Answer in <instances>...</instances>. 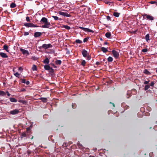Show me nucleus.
Instances as JSON below:
<instances>
[{
    "label": "nucleus",
    "instance_id": "obj_41",
    "mask_svg": "<svg viewBox=\"0 0 157 157\" xmlns=\"http://www.w3.org/2000/svg\"><path fill=\"white\" fill-rule=\"evenodd\" d=\"M52 17H53L56 21L59 20L58 17L56 16H52Z\"/></svg>",
    "mask_w": 157,
    "mask_h": 157
},
{
    "label": "nucleus",
    "instance_id": "obj_31",
    "mask_svg": "<svg viewBox=\"0 0 157 157\" xmlns=\"http://www.w3.org/2000/svg\"><path fill=\"white\" fill-rule=\"evenodd\" d=\"M63 27L67 30H70L71 28L70 27L67 25H63Z\"/></svg>",
    "mask_w": 157,
    "mask_h": 157
},
{
    "label": "nucleus",
    "instance_id": "obj_34",
    "mask_svg": "<svg viewBox=\"0 0 157 157\" xmlns=\"http://www.w3.org/2000/svg\"><path fill=\"white\" fill-rule=\"evenodd\" d=\"M82 42V41L81 40H75V43H78V44H81Z\"/></svg>",
    "mask_w": 157,
    "mask_h": 157
},
{
    "label": "nucleus",
    "instance_id": "obj_15",
    "mask_svg": "<svg viewBox=\"0 0 157 157\" xmlns=\"http://www.w3.org/2000/svg\"><path fill=\"white\" fill-rule=\"evenodd\" d=\"M43 63L45 64L48 65V63H49V59L48 58H46L44 60Z\"/></svg>",
    "mask_w": 157,
    "mask_h": 157
},
{
    "label": "nucleus",
    "instance_id": "obj_58",
    "mask_svg": "<svg viewBox=\"0 0 157 157\" xmlns=\"http://www.w3.org/2000/svg\"><path fill=\"white\" fill-rule=\"evenodd\" d=\"M52 66L54 67V68H56L57 67L55 66V65L54 64H52Z\"/></svg>",
    "mask_w": 157,
    "mask_h": 157
},
{
    "label": "nucleus",
    "instance_id": "obj_8",
    "mask_svg": "<svg viewBox=\"0 0 157 157\" xmlns=\"http://www.w3.org/2000/svg\"><path fill=\"white\" fill-rule=\"evenodd\" d=\"M58 13H59L60 15H61L63 16L67 17H71V15L67 12H63L62 11H59L58 12Z\"/></svg>",
    "mask_w": 157,
    "mask_h": 157
},
{
    "label": "nucleus",
    "instance_id": "obj_25",
    "mask_svg": "<svg viewBox=\"0 0 157 157\" xmlns=\"http://www.w3.org/2000/svg\"><path fill=\"white\" fill-rule=\"evenodd\" d=\"M16 6V5L13 2H12L11 3L10 7L11 8H13Z\"/></svg>",
    "mask_w": 157,
    "mask_h": 157
},
{
    "label": "nucleus",
    "instance_id": "obj_18",
    "mask_svg": "<svg viewBox=\"0 0 157 157\" xmlns=\"http://www.w3.org/2000/svg\"><path fill=\"white\" fill-rule=\"evenodd\" d=\"M101 51H102L104 53H105L108 51V50L107 48L104 47H101Z\"/></svg>",
    "mask_w": 157,
    "mask_h": 157
},
{
    "label": "nucleus",
    "instance_id": "obj_56",
    "mask_svg": "<svg viewBox=\"0 0 157 157\" xmlns=\"http://www.w3.org/2000/svg\"><path fill=\"white\" fill-rule=\"evenodd\" d=\"M110 103L112 104L113 105V106L114 107H115V105H114V103H113L111 102H110Z\"/></svg>",
    "mask_w": 157,
    "mask_h": 157
},
{
    "label": "nucleus",
    "instance_id": "obj_19",
    "mask_svg": "<svg viewBox=\"0 0 157 157\" xmlns=\"http://www.w3.org/2000/svg\"><path fill=\"white\" fill-rule=\"evenodd\" d=\"M105 36L107 38H109L111 36V33L110 32H107L106 33Z\"/></svg>",
    "mask_w": 157,
    "mask_h": 157
},
{
    "label": "nucleus",
    "instance_id": "obj_12",
    "mask_svg": "<svg viewBox=\"0 0 157 157\" xmlns=\"http://www.w3.org/2000/svg\"><path fill=\"white\" fill-rule=\"evenodd\" d=\"M20 51L22 52V53L24 55H28L29 54V53L28 52V51L26 50H25L24 49L21 48Z\"/></svg>",
    "mask_w": 157,
    "mask_h": 157
},
{
    "label": "nucleus",
    "instance_id": "obj_24",
    "mask_svg": "<svg viewBox=\"0 0 157 157\" xmlns=\"http://www.w3.org/2000/svg\"><path fill=\"white\" fill-rule=\"evenodd\" d=\"M150 86H149V85L148 84V85H146L145 86H144V90L145 91H146L148 89H149L150 88Z\"/></svg>",
    "mask_w": 157,
    "mask_h": 157
},
{
    "label": "nucleus",
    "instance_id": "obj_17",
    "mask_svg": "<svg viewBox=\"0 0 157 157\" xmlns=\"http://www.w3.org/2000/svg\"><path fill=\"white\" fill-rule=\"evenodd\" d=\"M143 73L147 75H150L151 74V73L146 69H145L144 71H143Z\"/></svg>",
    "mask_w": 157,
    "mask_h": 157
},
{
    "label": "nucleus",
    "instance_id": "obj_62",
    "mask_svg": "<svg viewBox=\"0 0 157 157\" xmlns=\"http://www.w3.org/2000/svg\"><path fill=\"white\" fill-rule=\"evenodd\" d=\"M89 157H95L94 156H92V155H90V156H89Z\"/></svg>",
    "mask_w": 157,
    "mask_h": 157
},
{
    "label": "nucleus",
    "instance_id": "obj_50",
    "mask_svg": "<svg viewBox=\"0 0 157 157\" xmlns=\"http://www.w3.org/2000/svg\"><path fill=\"white\" fill-rule=\"evenodd\" d=\"M30 128L29 127H28L26 128V131L28 132H28L30 130Z\"/></svg>",
    "mask_w": 157,
    "mask_h": 157
},
{
    "label": "nucleus",
    "instance_id": "obj_2",
    "mask_svg": "<svg viewBox=\"0 0 157 157\" xmlns=\"http://www.w3.org/2000/svg\"><path fill=\"white\" fill-rule=\"evenodd\" d=\"M142 16H143V18L147 19L148 21H152L154 19V17L150 15L147 14L146 13L142 14Z\"/></svg>",
    "mask_w": 157,
    "mask_h": 157
},
{
    "label": "nucleus",
    "instance_id": "obj_60",
    "mask_svg": "<svg viewBox=\"0 0 157 157\" xmlns=\"http://www.w3.org/2000/svg\"><path fill=\"white\" fill-rule=\"evenodd\" d=\"M88 12H90V7H88Z\"/></svg>",
    "mask_w": 157,
    "mask_h": 157
},
{
    "label": "nucleus",
    "instance_id": "obj_51",
    "mask_svg": "<svg viewBox=\"0 0 157 157\" xmlns=\"http://www.w3.org/2000/svg\"><path fill=\"white\" fill-rule=\"evenodd\" d=\"M72 144V142L71 141H69V142H68V145L66 146H68V144H69V145H70L71 144Z\"/></svg>",
    "mask_w": 157,
    "mask_h": 157
},
{
    "label": "nucleus",
    "instance_id": "obj_48",
    "mask_svg": "<svg viewBox=\"0 0 157 157\" xmlns=\"http://www.w3.org/2000/svg\"><path fill=\"white\" fill-rule=\"evenodd\" d=\"M107 20H108V21L111 20V19L110 18V17L109 16H107Z\"/></svg>",
    "mask_w": 157,
    "mask_h": 157
},
{
    "label": "nucleus",
    "instance_id": "obj_9",
    "mask_svg": "<svg viewBox=\"0 0 157 157\" xmlns=\"http://www.w3.org/2000/svg\"><path fill=\"white\" fill-rule=\"evenodd\" d=\"M19 113V110L15 109L10 112V113L12 115L17 114Z\"/></svg>",
    "mask_w": 157,
    "mask_h": 157
},
{
    "label": "nucleus",
    "instance_id": "obj_10",
    "mask_svg": "<svg viewBox=\"0 0 157 157\" xmlns=\"http://www.w3.org/2000/svg\"><path fill=\"white\" fill-rule=\"evenodd\" d=\"M83 56L84 57H86L87 56L88 52L85 49H83L81 52Z\"/></svg>",
    "mask_w": 157,
    "mask_h": 157
},
{
    "label": "nucleus",
    "instance_id": "obj_61",
    "mask_svg": "<svg viewBox=\"0 0 157 157\" xmlns=\"http://www.w3.org/2000/svg\"><path fill=\"white\" fill-rule=\"evenodd\" d=\"M107 44H108V43L107 42H105V43H104V45Z\"/></svg>",
    "mask_w": 157,
    "mask_h": 157
},
{
    "label": "nucleus",
    "instance_id": "obj_42",
    "mask_svg": "<svg viewBox=\"0 0 157 157\" xmlns=\"http://www.w3.org/2000/svg\"><path fill=\"white\" fill-rule=\"evenodd\" d=\"M148 51L147 48H144L142 50V51L143 52H147Z\"/></svg>",
    "mask_w": 157,
    "mask_h": 157
},
{
    "label": "nucleus",
    "instance_id": "obj_1",
    "mask_svg": "<svg viewBox=\"0 0 157 157\" xmlns=\"http://www.w3.org/2000/svg\"><path fill=\"white\" fill-rule=\"evenodd\" d=\"M40 22L42 24L44 23V25H43L42 27L45 28H49L50 26L51 25L50 23L48 22V19L46 17H43L41 19Z\"/></svg>",
    "mask_w": 157,
    "mask_h": 157
},
{
    "label": "nucleus",
    "instance_id": "obj_20",
    "mask_svg": "<svg viewBox=\"0 0 157 157\" xmlns=\"http://www.w3.org/2000/svg\"><path fill=\"white\" fill-rule=\"evenodd\" d=\"M18 102L22 103V104L24 105H26L27 102L25 100H19V101H18Z\"/></svg>",
    "mask_w": 157,
    "mask_h": 157
},
{
    "label": "nucleus",
    "instance_id": "obj_36",
    "mask_svg": "<svg viewBox=\"0 0 157 157\" xmlns=\"http://www.w3.org/2000/svg\"><path fill=\"white\" fill-rule=\"evenodd\" d=\"M77 107V105L75 103H73L72 104V108L73 109H75Z\"/></svg>",
    "mask_w": 157,
    "mask_h": 157
},
{
    "label": "nucleus",
    "instance_id": "obj_52",
    "mask_svg": "<svg viewBox=\"0 0 157 157\" xmlns=\"http://www.w3.org/2000/svg\"><path fill=\"white\" fill-rule=\"evenodd\" d=\"M25 83L27 85H28L29 84V81H27Z\"/></svg>",
    "mask_w": 157,
    "mask_h": 157
},
{
    "label": "nucleus",
    "instance_id": "obj_53",
    "mask_svg": "<svg viewBox=\"0 0 157 157\" xmlns=\"http://www.w3.org/2000/svg\"><path fill=\"white\" fill-rule=\"evenodd\" d=\"M100 64V62H96V65H99Z\"/></svg>",
    "mask_w": 157,
    "mask_h": 157
},
{
    "label": "nucleus",
    "instance_id": "obj_33",
    "mask_svg": "<svg viewBox=\"0 0 157 157\" xmlns=\"http://www.w3.org/2000/svg\"><path fill=\"white\" fill-rule=\"evenodd\" d=\"M20 82L22 83H25V82H26V81L25 79H22L21 78L20 79Z\"/></svg>",
    "mask_w": 157,
    "mask_h": 157
},
{
    "label": "nucleus",
    "instance_id": "obj_57",
    "mask_svg": "<svg viewBox=\"0 0 157 157\" xmlns=\"http://www.w3.org/2000/svg\"><path fill=\"white\" fill-rule=\"evenodd\" d=\"M26 90H25V89H24V88H23V89H22L21 90V91H22V92H24V91H25Z\"/></svg>",
    "mask_w": 157,
    "mask_h": 157
},
{
    "label": "nucleus",
    "instance_id": "obj_59",
    "mask_svg": "<svg viewBox=\"0 0 157 157\" xmlns=\"http://www.w3.org/2000/svg\"><path fill=\"white\" fill-rule=\"evenodd\" d=\"M29 138H30L31 140H32L33 138V136H31V137H29Z\"/></svg>",
    "mask_w": 157,
    "mask_h": 157
},
{
    "label": "nucleus",
    "instance_id": "obj_22",
    "mask_svg": "<svg viewBox=\"0 0 157 157\" xmlns=\"http://www.w3.org/2000/svg\"><path fill=\"white\" fill-rule=\"evenodd\" d=\"M40 99L44 102H46L47 101V99L46 98H40Z\"/></svg>",
    "mask_w": 157,
    "mask_h": 157
},
{
    "label": "nucleus",
    "instance_id": "obj_16",
    "mask_svg": "<svg viewBox=\"0 0 157 157\" xmlns=\"http://www.w3.org/2000/svg\"><path fill=\"white\" fill-rule=\"evenodd\" d=\"M44 68L45 70L48 71L49 70L52 68L50 67V66L48 64H47L44 66Z\"/></svg>",
    "mask_w": 157,
    "mask_h": 157
},
{
    "label": "nucleus",
    "instance_id": "obj_43",
    "mask_svg": "<svg viewBox=\"0 0 157 157\" xmlns=\"http://www.w3.org/2000/svg\"><path fill=\"white\" fill-rule=\"evenodd\" d=\"M155 83L153 82H152L151 83H150V84L149 85L153 87Z\"/></svg>",
    "mask_w": 157,
    "mask_h": 157
},
{
    "label": "nucleus",
    "instance_id": "obj_46",
    "mask_svg": "<svg viewBox=\"0 0 157 157\" xmlns=\"http://www.w3.org/2000/svg\"><path fill=\"white\" fill-rule=\"evenodd\" d=\"M86 57H87V60H90V58H91V57L90 56V55H88V56H87Z\"/></svg>",
    "mask_w": 157,
    "mask_h": 157
},
{
    "label": "nucleus",
    "instance_id": "obj_35",
    "mask_svg": "<svg viewBox=\"0 0 157 157\" xmlns=\"http://www.w3.org/2000/svg\"><path fill=\"white\" fill-rule=\"evenodd\" d=\"M48 71H49V73L51 74H53L54 72V70L52 68H51Z\"/></svg>",
    "mask_w": 157,
    "mask_h": 157
},
{
    "label": "nucleus",
    "instance_id": "obj_64",
    "mask_svg": "<svg viewBox=\"0 0 157 157\" xmlns=\"http://www.w3.org/2000/svg\"><path fill=\"white\" fill-rule=\"evenodd\" d=\"M79 145L80 146H82V145L81 144H79Z\"/></svg>",
    "mask_w": 157,
    "mask_h": 157
},
{
    "label": "nucleus",
    "instance_id": "obj_49",
    "mask_svg": "<svg viewBox=\"0 0 157 157\" xmlns=\"http://www.w3.org/2000/svg\"><path fill=\"white\" fill-rule=\"evenodd\" d=\"M6 94H7V95L9 97L10 95V94L9 92L8 91H6V93H5Z\"/></svg>",
    "mask_w": 157,
    "mask_h": 157
},
{
    "label": "nucleus",
    "instance_id": "obj_30",
    "mask_svg": "<svg viewBox=\"0 0 157 157\" xmlns=\"http://www.w3.org/2000/svg\"><path fill=\"white\" fill-rule=\"evenodd\" d=\"M32 70L33 71H37V67L34 64L32 67Z\"/></svg>",
    "mask_w": 157,
    "mask_h": 157
},
{
    "label": "nucleus",
    "instance_id": "obj_32",
    "mask_svg": "<svg viewBox=\"0 0 157 157\" xmlns=\"http://www.w3.org/2000/svg\"><path fill=\"white\" fill-rule=\"evenodd\" d=\"M86 63V62L85 60H82V61L81 65L82 66L84 67L85 66Z\"/></svg>",
    "mask_w": 157,
    "mask_h": 157
},
{
    "label": "nucleus",
    "instance_id": "obj_44",
    "mask_svg": "<svg viewBox=\"0 0 157 157\" xmlns=\"http://www.w3.org/2000/svg\"><path fill=\"white\" fill-rule=\"evenodd\" d=\"M29 34V33L28 32H25L24 33V35L25 36H26L27 35H28Z\"/></svg>",
    "mask_w": 157,
    "mask_h": 157
},
{
    "label": "nucleus",
    "instance_id": "obj_39",
    "mask_svg": "<svg viewBox=\"0 0 157 157\" xmlns=\"http://www.w3.org/2000/svg\"><path fill=\"white\" fill-rule=\"evenodd\" d=\"M26 136V134L25 133V132H23L21 134V138H23L24 137H25Z\"/></svg>",
    "mask_w": 157,
    "mask_h": 157
},
{
    "label": "nucleus",
    "instance_id": "obj_11",
    "mask_svg": "<svg viewBox=\"0 0 157 157\" xmlns=\"http://www.w3.org/2000/svg\"><path fill=\"white\" fill-rule=\"evenodd\" d=\"M42 35V33L41 32H35L34 33V36H35V38H37L40 36H41Z\"/></svg>",
    "mask_w": 157,
    "mask_h": 157
},
{
    "label": "nucleus",
    "instance_id": "obj_27",
    "mask_svg": "<svg viewBox=\"0 0 157 157\" xmlns=\"http://www.w3.org/2000/svg\"><path fill=\"white\" fill-rule=\"evenodd\" d=\"M120 15V13L118 12H114L113 13V15L114 16L117 17H118Z\"/></svg>",
    "mask_w": 157,
    "mask_h": 157
},
{
    "label": "nucleus",
    "instance_id": "obj_23",
    "mask_svg": "<svg viewBox=\"0 0 157 157\" xmlns=\"http://www.w3.org/2000/svg\"><path fill=\"white\" fill-rule=\"evenodd\" d=\"M10 100L11 102H17V100L15 98H10Z\"/></svg>",
    "mask_w": 157,
    "mask_h": 157
},
{
    "label": "nucleus",
    "instance_id": "obj_13",
    "mask_svg": "<svg viewBox=\"0 0 157 157\" xmlns=\"http://www.w3.org/2000/svg\"><path fill=\"white\" fill-rule=\"evenodd\" d=\"M0 56L2 58H7L8 57V56L7 55L6 53L3 52H0Z\"/></svg>",
    "mask_w": 157,
    "mask_h": 157
},
{
    "label": "nucleus",
    "instance_id": "obj_14",
    "mask_svg": "<svg viewBox=\"0 0 157 157\" xmlns=\"http://www.w3.org/2000/svg\"><path fill=\"white\" fill-rule=\"evenodd\" d=\"M3 49L6 51L7 52H9V50L8 49V47L6 44H5L3 45Z\"/></svg>",
    "mask_w": 157,
    "mask_h": 157
},
{
    "label": "nucleus",
    "instance_id": "obj_40",
    "mask_svg": "<svg viewBox=\"0 0 157 157\" xmlns=\"http://www.w3.org/2000/svg\"><path fill=\"white\" fill-rule=\"evenodd\" d=\"M150 81L148 80V81H144V84L145 85H148V83Z\"/></svg>",
    "mask_w": 157,
    "mask_h": 157
},
{
    "label": "nucleus",
    "instance_id": "obj_21",
    "mask_svg": "<svg viewBox=\"0 0 157 157\" xmlns=\"http://www.w3.org/2000/svg\"><path fill=\"white\" fill-rule=\"evenodd\" d=\"M61 63H62V62H61V60H56V61H55L56 64L57 65H61Z\"/></svg>",
    "mask_w": 157,
    "mask_h": 157
},
{
    "label": "nucleus",
    "instance_id": "obj_5",
    "mask_svg": "<svg viewBox=\"0 0 157 157\" xmlns=\"http://www.w3.org/2000/svg\"><path fill=\"white\" fill-rule=\"evenodd\" d=\"M130 93H132L133 94H136V91L135 89H133L131 90V92L130 91H128L127 93V95H128V96H127V98H130L131 96V95L130 94Z\"/></svg>",
    "mask_w": 157,
    "mask_h": 157
},
{
    "label": "nucleus",
    "instance_id": "obj_55",
    "mask_svg": "<svg viewBox=\"0 0 157 157\" xmlns=\"http://www.w3.org/2000/svg\"><path fill=\"white\" fill-rule=\"evenodd\" d=\"M104 3H105V4H108L110 2H108V1H105V2H104Z\"/></svg>",
    "mask_w": 157,
    "mask_h": 157
},
{
    "label": "nucleus",
    "instance_id": "obj_7",
    "mask_svg": "<svg viewBox=\"0 0 157 157\" xmlns=\"http://www.w3.org/2000/svg\"><path fill=\"white\" fill-rule=\"evenodd\" d=\"M79 29L83 30V31H84L85 32H91V33H94V31H93L92 30L90 29L89 28H84L83 27H79Z\"/></svg>",
    "mask_w": 157,
    "mask_h": 157
},
{
    "label": "nucleus",
    "instance_id": "obj_38",
    "mask_svg": "<svg viewBox=\"0 0 157 157\" xmlns=\"http://www.w3.org/2000/svg\"><path fill=\"white\" fill-rule=\"evenodd\" d=\"M90 39V37H87L86 38L84 39L83 42H87V41H88L89 39Z\"/></svg>",
    "mask_w": 157,
    "mask_h": 157
},
{
    "label": "nucleus",
    "instance_id": "obj_45",
    "mask_svg": "<svg viewBox=\"0 0 157 157\" xmlns=\"http://www.w3.org/2000/svg\"><path fill=\"white\" fill-rule=\"evenodd\" d=\"M26 21L27 22H30V20L29 17H26Z\"/></svg>",
    "mask_w": 157,
    "mask_h": 157
},
{
    "label": "nucleus",
    "instance_id": "obj_54",
    "mask_svg": "<svg viewBox=\"0 0 157 157\" xmlns=\"http://www.w3.org/2000/svg\"><path fill=\"white\" fill-rule=\"evenodd\" d=\"M19 71H22L23 69L22 67H20L19 68Z\"/></svg>",
    "mask_w": 157,
    "mask_h": 157
},
{
    "label": "nucleus",
    "instance_id": "obj_29",
    "mask_svg": "<svg viewBox=\"0 0 157 157\" xmlns=\"http://www.w3.org/2000/svg\"><path fill=\"white\" fill-rule=\"evenodd\" d=\"M6 95V93L3 91H0V96H3Z\"/></svg>",
    "mask_w": 157,
    "mask_h": 157
},
{
    "label": "nucleus",
    "instance_id": "obj_37",
    "mask_svg": "<svg viewBox=\"0 0 157 157\" xmlns=\"http://www.w3.org/2000/svg\"><path fill=\"white\" fill-rule=\"evenodd\" d=\"M14 75L15 76V77H18L19 78H20V77H19L20 74L19 73H18V72H17V73L14 74Z\"/></svg>",
    "mask_w": 157,
    "mask_h": 157
},
{
    "label": "nucleus",
    "instance_id": "obj_26",
    "mask_svg": "<svg viewBox=\"0 0 157 157\" xmlns=\"http://www.w3.org/2000/svg\"><path fill=\"white\" fill-rule=\"evenodd\" d=\"M145 39L146 40V41H147V42L149 40V34H147V35H146L145 36Z\"/></svg>",
    "mask_w": 157,
    "mask_h": 157
},
{
    "label": "nucleus",
    "instance_id": "obj_28",
    "mask_svg": "<svg viewBox=\"0 0 157 157\" xmlns=\"http://www.w3.org/2000/svg\"><path fill=\"white\" fill-rule=\"evenodd\" d=\"M107 61H108V62H113V58L111 56H109L107 58Z\"/></svg>",
    "mask_w": 157,
    "mask_h": 157
},
{
    "label": "nucleus",
    "instance_id": "obj_4",
    "mask_svg": "<svg viewBox=\"0 0 157 157\" xmlns=\"http://www.w3.org/2000/svg\"><path fill=\"white\" fill-rule=\"evenodd\" d=\"M24 25L27 27H39L38 26H37L36 25H35L33 23H25V24H24Z\"/></svg>",
    "mask_w": 157,
    "mask_h": 157
},
{
    "label": "nucleus",
    "instance_id": "obj_47",
    "mask_svg": "<svg viewBox=\"0 0 157 157\" xmlns=\"http://www.w3.org/2000/svg\"><path fill=\"white\" fill-rule=\"evenodd\" d=\"M157 2L156 1H150L149 3L151 4H156Z\"/></svg>",
    "mask_w": 157,
    "mask_h": 157
},
{
    "label": "nucleus",
    "instance_id": "obj_6",
    "mask_svg": "<svg viewBox=\"0 0 157 157\" xmlns=\"http://www.w3.org/2000/svg\"><path fill=\"white\" fill-rule=\"evenodd\" d=\"M112 52L113 56L115 58L117 59L119 58V52H117V51L114 50H113L112 51Z\"/></svg>",
    "mask_w": 157,
    "mask_h": 157
},
{
    "label": "nucleus",
    "instance_id": "obj_63",
    "mask_svg": "<svg viewBox=\"0 0 157 157\" xmlns=\"http://www.w3.org/2000/svg\"><path fill=\"white\" fill-rule=\"evenodd\" d=\"M105 59H103V62H104V61H105Z\"/></svg>",
    "mask_w": 157,
    "mask_h": 157
},
{
    "label": "nucleus",
    "instance_id": "obj_3",
    "mask_svg": "<svg viewBox=\"0 0 157 157\" xmlns=\"http://www.w3.org/2000/svg\"><path fill=\"white\" fill-rule=\"evenodd\" d=\"M52 45L50 44H42V46L38 47V48L40 50L44 49L46 50L48 48H52Z\"/></svg>",
    "mask_w": 157,
    "mask_h": 157
}]
</instances>
